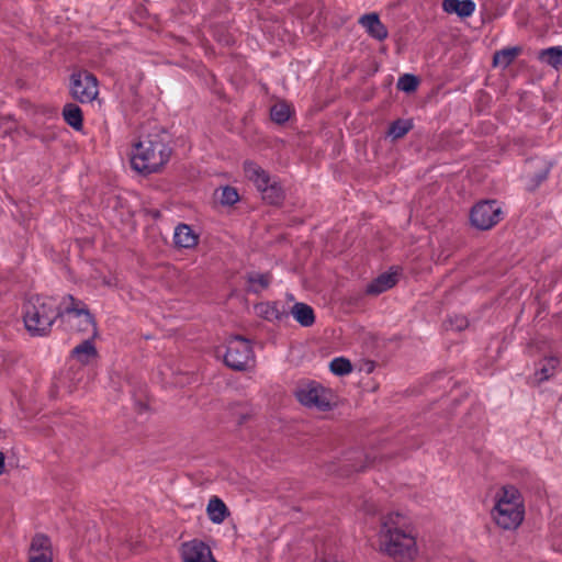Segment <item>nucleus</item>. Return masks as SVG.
<instances>
[{"label": "nucleus", "instance_id": "a211bd4d", "mask_svg": "<svg viewBox=\"0 0 562 562\" xmlns=\"http://www.w3.org/2000/svg\"><path fill=\"white\" fill-rule=\"evenodd\" d=\"M206 514L209 516V519L216 525L222 524L229 515L225 503L216 496L212 497L206 505Z\"/></svg>", "mask_w": 562, "mask_h": 562}, {"label": "nucleus", "instance_id": "b1692460", "mask_svg": "<svg viewBox=\"0 0 562 562\" xmlns=\"http://www.w3.org/2000/svg\"><path fill=\"white\" fill-rule=\"evenodd\" d=\"M63 116L68 125L79 131L82 127V113L78 105L68 103L64 106Z\"/></svg>", "mask_w": 562, "mask_h": 562}, {"label": "nucleus", "instance_id": "ddd939ff", "mask_svg": "<svg viewBox=\"0 0 562 562\" xmlns=\"http://www.w3.org/2000/svg\"><path fill=\"white\" fill-rule=\"evenodd\" d=\"M359 24L372 38L376 41H384L387 35L386 26L381 22L376 13H368L359 19Z\"/></svg>", "mask_w": 562, "mask_h": 562}, {"label": "nucleus", "instance_id": "6ab92c4d", "mask_svg": "<svg viewBox=\"0 0 562 562\" xmlns=\"http://www.w3.org/2000/svg\"><path fill=\"white\" fill-rule=\"evenodd\" d=\"M443 10L448 13H456L461 18L472 15L475 10V3L472 0H445Z\"/></svg>", "mask_w": 562, "mask_h": 562}, {"label": "nucleus", "instance_id": "423d86ee", "mask_svg": "<svg viewBox=\"0 0 562 562\" xmlns=\"http://www.w3.org/2000/svg\"><path fill=\"white\" fill-rule=\"evenodd\" d=\"M295 395L297 401L308 408L325 412L333 406V392L315 381L301 383Z\"/></svg>", "mask_w": 562, "mask_h": 562}, {"label": "nucleus", "instance_id": "2eb2a0df", "mask_svg": "<svg viewBox=\"0 0 562 562\" xmlns=\"http://www.w3.org/2000/svg\"><path fill=\"white\" fill-rule=\"evenodd\" d=\"M397 270H391L385 273L380 274L376 279H374L367 286V292L369 294H380L392 286H394L397 282Z\"/></svg>", "mask_w": 562, "mask_h": 562}, {"label": "nucleus", "instance_id": "5701e85b", "mask_svg": "<svg viewBox=\"0 0 562 562\" xmlns=\"http://www.w3.org/2000/svg\"><path fill=\"white\" fill-rule=\"evenodd\" d=\"M538 58L541 63L554 68L562 67V47L552 46L539 52Z\"/></svg>", "mask_w": 562, "mask_h": 562}, {"label": "nucleus", "instance_id": "9b49d317", "mask_svg": "<svg viewBox=\"0 0 562 562\" xmlns=\"http://www.w3.org/2000/svg\"><path fill=\"white\" fill-rule=\"evenodd\" d=\"M52 560L53 553L49 539L43 535L35 536L31 543L29 562H52Z\"/></svg>", "mask_w": 562, "mask_h": 562}, {"label": "nucleus", "instance_id": "7ed1b4c3", "mask_svg": "<svg viewBox=\"0 0 562 562\" xmlns=\"http://www.w3.org/2000/svg\"><path fill=\"white\" fill-rule=\"evenodd\" d=\"M492 517L504 530L517 529L525 518V502L519 490L514 485H505L495 494Z\"/></svg>", "mask_w": 562, "mask_h": 562}, {"label": "nucleus", "instance_id": "f03ea898", "mask_svg": "<svg viewBox=\"0 0 562 562\" xmlns=\"http://www.w3.org/2000/svg\"><path fill=\"white\" fill-rule=\"evenodd\" d=\"M171 150L159 134L140 136L131 150V167L138 173L159 171L169 160Z\"/></svg>", "mask_w": 562, "mask_h": 562}, {"label": "nucleus", "instance_id": "72a5a7b5", "mask_svg": "<svg viewBox=\"0 0 562 562\" xmlns=\"http://www.w3.org/2000/svg\"><path fill=\"white\" fill-rule=\"evenodd\" d=\"M467 324H468V323H467V319H465V318H463V317H458V318H457L456 328H457V329H459V330H461V329H463V328L467 326Z\"/></svg>", "mask_w": 562, "mask_h": 562}, {"label": "nucleus", "instance_id": "412c9836", "mask_svg": "<svg viewBox=\"0 0 562 562\" xmlns=\"http://www.w3.org/2000/svg\"><path fill=\"white\" fill-rule=\"evenodd\" d=\"M291 315L303 327H311L315 323L313 308L302 302H297L292 306Z\"/></svg>", "mask_w": 562, "mask_h": 562}, {"label": "nucleus", "instance_id": "1a4fd4ad", "mask_svg": "<svg viewBox=\"0 0 562 562\" xmlns=\"http://www.w3.org/2000/svg\"><path fill=\"white\" fill-rule=\"evenodd\" d=\"M70 92L81 103L93 101L99 94L97 78L86 71L72 74Z\"/></svg>", "mask_w": 562, "mask_h": 562}, {"label": "nucleus", "instance_id": "393cba45", "mask_svg": "<svg viewBox=\"0 0 562 562\" xmlns=\"http://www.w3.org/2000/svg\"><path fill=\"white\" fill-rule=\"evenodd\" d=\"M517 54H518V49L515 47L496 52L493 57V64L496 67L506 68L507 66H509L512 64V61L515 59Z\"/></svg>", "mask_w": 562, "mask_h": 562}, {"label": "nucleus", "instance_id": "f704fd0d", "mask_svg": "<svg viewBox=\"0 0 562 562\" xmlns=\"http://www.w3.org/2000/svg\"><path fill=\"white\" fill-rule=\"evenodd\" d=\"M5 124L8 125L7 128L4 130V134L9 133L11 130H13L15 127V123L13 121H10L8 120L5 122Z\"/></svg>", "mask_w": 562, "mask_h": 562}, {"label": "nucleus", "instance_id": "6e6552de", "mask_svg": "<svg viewBox=\"0 0 562 562\" xmlns=\"http://www.w3.org/2000/svg\"><path fill=\"white\" fill-rule=\"evenodd\" d=\"M502 209L496 201H483L472 207L471 224L482 231L490 229L502 218Z\"/></svg>", "mask_w": 562, "mask_h": 562}, {"label": "nucleus", "instance_id": "c756f323", "mask_svg": "<svg viewBox=\"0 0 562 562\" xmlns=\"http://www.w3.org/2000/svg\"><path fill=\"white\" fill-rule=\"evenodd\" d=\"M418 86V80L414 75L405 74L397 82V88L404 92H413Z\"/></svg>", "mask_w": 562, "mask_h": 562}, {"label": "nucleus", "instance_id": "4be33fe9", "mask_svg": "<svg viewBox=\"0 0 562 562\" xmlns=\"http://www.w3.org/2000/svg\"><path fill=\"white\" fill-rule=\"evenodd\" d=\"M262 199L270 204H279L283 200V190L281 186L270 179L269 182L258 189Z\"/></svg>", "mask_w": 562, "mask_h": 562}, {"label": "nucleus", "instance_id": "c9c22d12", "mask_svg": "<svg viewBox=\"0 0 562 562\" xmlns=\"http://www.w3.org/2000/svg\"><path fill=\"white\" fill-rule=\"evenodd\" d=\"M4 454L0 452V475L4 472Z\"/></svg>", "mask_w": 562, "mask_h": 562}, {"label": "nucleus", "instance_id": "f257e3e1", "mask_svg": "<svg viewBox=\"0 0 562 562\" xmlns=\"http://www.w3.org/2000/svg\"><path fill=\"white\" fill-rule=\"evenodd\" d=\"M378 551L394 562H414L419 557L418 532L405 515L391 512L382 517Z\"/></svg>", "mask_w": 562, "mask_h": 562}, {"label": "nucleus", "instance_id": "473e14b6", "mask_svg": "<svg viewBox=\"0 0 562 562\" xmlns=\"http://www.w3.org/2000/svg\"><path fill=\"white\" fill-rule=\"evenodd\" d=\"M101 284L104 285V286L114 288V286L117 285V280L113 276L103 277L101 279Z\"/></svg>", "mask_w": 562, "mask_h": 562}, {"label": "nucleus", "instance_id": "2f4dec72", "mask_svg": "<svg viewBox=\"0 0 562 562\" xmlns=\"http://www.w3.org/2000/svg\"><path fill=\"white\" fill-rule=\"evenodd\" d=\"M552 547L555 551L562 553V519L554 521L552 530Z\"/></svg>", "mask_w": 562, "mask_h": 562}, {"label": "nucleus", "instance_id": "9d476101", "mask_svg": "<svg viewBox=\"0 0 562 562\" xmlns=\"http://www.w3.org/2000/svg\"><path fill=\"white\" fill-rule=\"evenodd\" d=\"M179 553L182 562H217L211 548L199 539L182 542Z\"/></svg>", "mask_w": 562, "mask_h": 562}, {"label": "nucleus", "instance_id": "f3484780", "mask_svg": "<svg viewBox=\"0 0 562 562\" xmlns=\"http://www.w3.org/2000/svg\"><path fill=\"white\" fill-rule=\"evenodd\" d=\"M245 177L251 181L257 189L267 184L271 179L269 173L258 164L247 160L244 162Z\"/></svg>", "mask_w": 562, "mask_h": 562}, {"label": "nucleus", "instance_id": "cd10ccee", "mask_svg": "<svg viewBox=\"0 0 562 562\" xmlns=\"http://www.w3.org/2000/svg\"><path fill=\"white\" fill-rule=\"evenodd\" d=\"M412 126L413 124L408 120H397L391 124L387 135L393 139L401 138L412 128Z\"/></svg>", "mask_w": 562, "mask_h": 562}, {"label": "nucleus", "instance_id": "bb28decb", "mask_svg": "<svg viewBox=\"0 0 562 562\" xmlns=\"http://www.w3.org/2000/svg\"><path fill=\"white\" fill-rule=\"evenodd\" d=\"M270 115L272 121L276 123H284L286 122L291 116V109L290 105L284 102H278L276 103L270 111Z\"/></svg>", "mask_w": 562, "mask_h": 562}, {"label": "nucleus", "instance_id": "39448f33", "mask_svg": "<svg viewBox=\"0 0 562 562\" xmlns=\"http://www.w3.org/2000/svg\"><path fill=\"white\" fill-rule=\"evenodd\" d=\"M61 318L71 328L90 337L97 336V325L82 302L76 301L71 295L61 302Z\"/></svg>", "mask_w": 562, "mask_h": 562}, {"label": "nucleus", "instance_id": "aec40b11", "mask_svg": "<svg viewBox=\"0 0 562 562\" xmlns=\"http://www.w3.org/2000/svg\"><path fill=\"white\" fill-rule=\"evenodd\" d=\"M92 338L89 336V338L76 346L71 351L72 357L81 364H88L98 355L95 346L91 340Z\"/></svg>", "mask_w": 562, "mask_h": 562}, {"label": "nucleus", "instance_id": "20e7f679", "mask_svg": "<svg viewBox=\"0 0 562 562\" xmlns=\"http://www.w3.org/2000/svg\"><path fill=\"white\" fill-rule=\"evenodd\" d=\"M58 317L61 318V303L54 297L35 296L24 305V325L34 336L46 335Z\"/></svg>", "mask_w": 562, "mask_h": 562}, {"label": "nucleus", "instance_id": "f8f14e48", "mask_svg": "<svg viewBox=\"0 0 562 562\" xmlns=\"http://www.w3.org/2000/svg\"><path fill=\"white\" fill-rule=\"evenodd\" d=\"M560 367V359L555 356H549L541 359L537 364L532 375V382L541 384L551 379Z\"/></svg>", "mask_w": 562, "mask_h": 562}, {"label": "nucleus", "instance_id": "a878e982", "mask_svg": "<svg viewBox=\"0 0 562 562\" xmlns=\"http://www.w3.org/2000/svg\"><path fill=\"white\" fill-rule=\"evenodd\" d=\"M329 370L335 375H347L352 371V364L347 358L337 357L330 361Z\"/></svg>", "mask_w": 562, "mask_h": 562}, {"label": "nucleus", "instance_id": "7c9ffc66", "mask_svg": "<svg viewBox=\"0 0 562 562\" xmlns=\"http://www.w3.org/2000/svg\"><path fill=\"white\" fill-rule=\"evenodd\" d=\"M238 199L239 195L236 189L228 186L221 189L218 200L223 205H233Z\"/></svg>", "mask_w": 562, "mask_h": 562}, {"label": "nucleus", "instance_id": "c85d7f7f", "mask_svg": "<svg viewBox=\"0 0 562 562\" xmlns=\"http://www.w3.org/2000/svg\"><path fill=\"white\" fill-rule=\"evenodd\" d=\"M248 283L252 292H260L268 288L270 279L267 274L252 273L248 277Z\"/></svg>", "mask_w": 562, "mask_h": 562}, {"label": "nucleus", "instance_id": "0eeeda50", "mask_svg": "<svg viewBox=\"0 0 562 562\" xmlns=\"http://www.w3.org/2000/svg\"><path fill=\"white\" fill-rule=\"evenodd\" d=\"M224 361L227 367L238 371L254 366L255 355L250 341L240 336L231 337L226 342Z\"/></svg>", "mask_w": 562, "mask_h": 562}, {"label": "nucleus", "instance_id": "dca6fc26", "mask_svg": "<svg viewBox=\"0 0 562 562\" xmlns=\"http://www.w3.org/2000/svg\"><path fill=\"white\" fill-rule=\"evenodd\" d=\"M256 314L270 322H280L286 315L285 310L279 303L263 302L255 306Z\"/></svg>", "mask_w": 562, "mask_h": 562}, {"label": "nucleus", "instance_id": "4468645a", "mask_svg": "<svg viewBox=\"0 0 562 562\" xmlns=\"http://www.w3.org/2000/svg\"><path fill=\"white\" fill-rule=\"evenodd\" d=\"M173 241L179 248H194L199 241V235L187 224H179L173 232Z\"/></svg>", "mask_w": 562, "mask_h": 562}]
</instances>
